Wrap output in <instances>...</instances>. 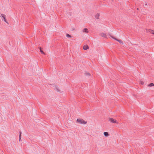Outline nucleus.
Segmentation results:
<instances>
[{
    "label": "nucleus",
    "instance_id": "39448f33",
    "mask_svg": "<svg viewBox=\"0 0 154 154\" xmlns=\"http://www.w3.org/2000/svg\"><path fill=\"white\" fill-rule=\"evenodd\" d=\"M83 49L84 50H87L89 49V47L88 45H84L83 47Z\"/></svg>",
    "mask_w": 154,
    "mask_h": 154
},
{
    "label": "nucleus",
    "instance_id": "4468645a",
    "mask_svg": "<svg viewBox=\"0 0 154 154\" xmlns=\"http://www.w3.org/2000/svg\"><path fill=\"white\" fill-rule=\"evenodd\" d=\"M140 84H141L142 85H143L144 84V82L142 81H140Z\"/></svg>",
    "mask_w": 154,
    "mask_h": 154
},
{
    "label": "nucleus",
    "instance_id": "7ed1b4c3",
    "mask_svg": "<svg viewBox=\"0 0 154 154\" xmlns=\"http://www.w3.org/2000/svg\"><path fill=\"white\" fill-rule=\"evenodd\" d=\"M111 37H112L113 39H114L116 40V41H118L119 43H122V44H123V42L121 40H118V39H116V38H115L113 37V36H111Z\"/></svg>",
    "mask_w": 154,
    "mask_h": 154
},
{
    "label": "nucleus",
    "instance_id": "1a4fd4ad",
    "mask_svg": "<svg viewBox=\"0 0 154 154\" xmlns=\"http://www.w3.org/2000/svg\"><path fill=\"white\" fill-rule=\"evenodd\" d=\"M149 32L152 34H154V31L152 30H149Z\"/></svg>",
    "mask_w": 154,
    "mask_h": 154
},
{
    "label": "nucleus",
    "instance_id": "0eeeda50",
    "mask_svg": "<svg viewBox=\"0 0 154 154\" xmlns=\"http://www.w3.org/2000/svg\"><path fill=\"white\" fill-rule=\"evenodd\" d=\"M100 35L103 37L106 38V35L105 33H101Z\"/></svg>",
    "mask_w": 154,
    "mask_h": 154
},
{
    "label": "nucleus",
    "instance_id": "f3484780",
    "mask_svg": "<svg viewBox=\"0 0 154 154\" xmlns=\"http://www.w3.org/2000/svg\"><path fill=\"white\" fill-rule=\"evenodd\" d=\"M112 1H113V0H112Z\"/></svg>",
    "mask_w": 154,
    "mask_h": 154
},
{
    "label": "nucleus",
    "instance_id": "ddd939ff",
    "mask_svg": "<svg viewBox=\"0 0 154 154\" xmlns=\"http://www.w3.org/2000/svg\"><path fill=\"white\" fill-rule=\"evenodd\" d=\"M66 36L67 37H69V38H71L72 36L69 35V34H66Z\"/></svg>",
    "mask_w": 154,
    "mask_h": 154
},
{
    "label": "nucleus",
    "instance_id": "f03ea898",
    "mask_svg": "<svg viewBox=\"0 0 154 154\" xmlns=\"http://www.w3.org/2000/svg\"><path fill=\"white\" fill-rule=\"evenodd\" d=\"M109 120L110 121L111 123H116V124H118V122L116 120V119H114L113 118H110L109 119Z\"/></svg>",
    "mask_w": 154,
    "mask_h": 154
},
{
    "label": "nucleus",
    "instance_id": "f8f14e48",
    "mask_svg": "<svg viewBox=\"0 0 154 154\" xmlns=\"http://www.w3.org/2000/svg\"><path fill=\"white\" fill-rule=\"evenodd\" d=\"M39 49H40V52L42 53L43 54H45L44 52L41 50V48H40Z\"/></svg>",
    "mask_w": 154,
    "mask_h": 154
},
{
    "label": "nucleus",
    "instance_id": "423d86ee",
    "mask_svg": "<svg viewBox=\"0 0 154 154\" xmlns=\"http://www.w3.org/2000/svg\"><path fill=\"white\" fill-rule=\"evenodd\" d=\"M82 32H84L88 33V31L87 28H85L82 30Z\"/></svg>",
    "mask_w": 154,
    "mask_h": 154
},
{
    "label": "nucleus",
    "instance_id": "9b49d317",
    "mask_svg": "<svg viewBox=\"0 0 154 154\" xmlns=\"http://www.w3.org/2000/svg\"><path fill=\"white\" fill-rule=\"evenodd\" d=\"M99 16L100 14H97L95 16V17L97 19H98L99 17Z\"/></svg>",
    "mask_w": 154,
    "mask_h": 154
},
{
    "label": "nucleus",
    "instance_id": "2eb2a0df",
    "mask_svg": "<svg viewBox=\"0 0 154 154\" xmlns=\"http://www.w3.org/2000/svg\"><path fill=\"white\" fill-rule=\"evenodd\" d=\"M86 74L88 75H89L90 76V74L89 73H86Z\"/></svg>",
    "mask_w": 154,
    "mask_h": 154
},
{
    "label": "nucleus",
    "instance_id": "9d476101",
    "mask_svg": "<svg viewBox=\"0 0 154 154\" xmlns=\"http://www.w3.org/2000/svg\"><path fill=\"white\" fill-rule=\"evenodd\" d=\"M148 86L152 87L154 86V84L152 83H151L148 85Z\"/></svg>",
    "mask_w": 154,
    "mask_h": 154
},
{
    "label": "nucleus",
    "instance_id": "20e7f679",
    "mask_svg": "<svg viewBox=\"0 0 154 154\" xmlns=\"http://www.w3.org/2000/svg\"><path fill=\"white\" fill-rule=\"evenodd\" d=\"M103 134L104 136L106 137H108L109 135L108 133L107 132H104L103 133Z\"/></svg>",
    "mask_w": 154,
    "mask_h": 154
},
{
    "label": "nucleus",
    "instance_id": "6e6552de",
    "mask_svg": "<svg viewBox=\"0 0 154 154\" xmlns=\"http://www.w3.org/2000/svg\"><path fill=\"white\" fill-rule=\"evenodd\" d=\"M1 16H2V17L4 20L6 22H7V21H6V20L5 18V15L3 14H1Z\"/></svg>",
    "mask_w": 154,
    "mask_h": 154
},
{
    "label": "nucleus",
    "instance_id": "dca6fc26",
    "mask_svg": "<svg viewBox=\"0 0 154 154\" xmlns=\"http://www.w3.org/2000/svg\"><path fill=\"white\" fill-rule=\"evenodd\" d=\"M20 135H21V134H20Z\"/></svg>",
    "mask_w": 154,
    "mask_h": 154
},
{
    "label": "nucleus",
    "instance_id": "f257e3e1",
    "mask_svg": "<svg viewBox=\"0 0 154 154\" xmlns=\"http://www.w3.org/2000/svg\"><path fill=\"white\" fill-rule=\"evenodd\" d=\"M77 122L79 123L82 124H85L87 123V122L82 119H79L77 120Z\"/></svg>",
    "mask_w": 154,
    "mask_h": 154
}]
</instances>
